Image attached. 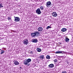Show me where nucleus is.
Segmentation results:
<instances>
[{
    "mask_svg": "<svg viewBox=\"0 0 73 73\" xmlns=\"http://www.w3.org/2000/svg\"><path fill=\"white\" fill-rule=\"evenodd\" d=\"M70 73V72H69V73Z\"/></svg>",
    "mask_w": 73,
    "mask_h": 73,
    "instance_id": "nucleus-30",
    "label": "nucleus"
},
{
    "mask_svg": "<svg viewBox=\"0 0 73 73\" xmlns=\"http://www.w3.org/2000/svg\"><path fill=\"white\" fill-rule=\"evenodd\" d=\"M60 35H59V36H60Z\"/></svg>",
    "mask_w": 73,
    "mask_h": 73,
    "instance_id": "nucleus-31",
    "label": "nucleus"
},
{
    "mask_svg": "<svg viewBox=\"0 0 73 73\" xmlns=\"http://www.w3.org/2000/svg\"><path fill=\"white\" fill-rule=\"evenodd\" d=\"M4 7V5L1 3H0V8H3Z\"/></svg>",
    "mask_w": 73,
    "mask_h": 73,
    "instance_id": "nucleus-18",
    "label": "nucleus"
},
{
    "mask_svg": "<svg viewBox=\"0 0 73 73\" xmlns=\"http://www.w3.org/2000/svg\"><path fill=\"white\" fill-rule=\"evenodd\" d=\"M62 57H64V56H62Z\"/></svg>",
    "mask_w": 73,
    "mask_h": 73,
    "instance_id": "nucleus-28",
    "label": "nucleus"
},
{
    "mask_svg": "<svg viewBox=\"0 0 73 73\" xmlns=\"http://www.w3.org/2000/svg\"><path fill=\"white\" fill-rule=\"evenodd\" d=\"M57 61V59H55V60H54V62H56Z\"/></svg>",
    "mask_w": 73,
    "mask_h": 73,
    "instance_id": "nucleus-26",
    "label": "nucleus"
},
{
    "mask_svg": "<svg viewBox=\"0 0 73 73\" xmlns=\"http://www.w3.org/2000/svg\"><path fill=\"white\" fill-rule=\"evenodd\" d=\"M0 50H1V54H3V53H4L5 52L4 50L1 49H0Z\"/></svg>",
    "mask_w": 73,
    "mask_h": 73,
    "instance_id": "nucleus-19",
    "label": "nucleus"
},
{
    "mask_svg": "<svg viewBox=\"0 0 73 73\" xmlns=\"http://www.w3.org/2000/svg\"><path fill=\"white\" fill-rule=\"evenodd\" d=\"M29 52H30V53H31V54H33V52L32 51H31Z\"/></svg>",
    "mask_w": 73,
    "mask_h": 73,
    "instance_id": "nucleus-25",
    "label": "nucleus"
},
{
    "mask_svg": "<svg viewBox=\"0 0 73 73\" xmlns=\"http://www.w3.org/2000/svg\"><path fill=\"white\" fill-rule=\"evenodd\" d=\"M46 58L47 59H50V56L48 55H47L46 56Z\"/></svg>",
    "mask_w": 73,
    "mask_h": 73,
    "instance_id": "nucleus-20",
    "label": "nucleus"
},
{
    "mask_svg": "<svg viewBox=\"0 0 73 73\" xmlns=\"http://www.w3.org/2000/svg\"><path fill=\"white\" fill-rule=\"evenodd\" d=\"M14 64L15 65H19V63L17 61H16L14 62Z\"/></svg>",
    "mask_w": 73,
    "mask_h": 73,
    "instance_id": "nucleus-17",
    "label": "nucleus"
},
{
    "mask_svg": "<svg viewBox=\"0 0 73 73\" xmlns=\"http://www.w3.org/2000/svg\"><path fill=\"white\" fill-rule=\"evenodd\" d=\"M55 53H56V54H59L60 53H62V54H66V52H64V51H56L55 52Z\"/></svg>",
    "mask_w": 73,
    "mask_h": 73,
    "instance_id": "nucleus-3",
    "label": "nucleus"
},
{
    "mask_svg": "<svg viewBox=\"0 0 73 73\" xmlns=\"http://www.w3.org/2000/svg\"><path fill=\"white\" fill-rule=\"evenodd\" d=\"M67 64H69V62H68Z\"/></svg>",
    "mask_w": 73,
    "mask_h": 73,
    "instance_id": "nucleus-27",
    "label": "nucleus"
},
{
    "mask_svg": "<svg viewBox=\"0 0 73 73\" xmlns=\"http://www.w3.org/2000/svg\"><path fill=\"white\" fill-rule=\"evenodd\" d=\"M52 16H54V17H57V14L56 13V12H53L52 14Z\"/></svg>",
    "mask_w": 73,
    "mask_h": 73,
    "instance_id": "nucleus-8",
    "label": "nucleus"
},
{
    "mask_svg": "<svg viewBox=\"0 0 73 73\" xmlns=\"http://www.w3.org/2000/svg\"><path fill=\"white\" fill-rule=\"evenodd\" d=\"M66 30H67V29H66V28H63L61 29V31L62 32H64L66 31Z\"/></svg>",
    "mask_w": 73,
    "mask_h": 73,
    "instance_id": "nucleus-13",
    "label": "nucleus"
},
{
    "mask_svg": "<svg viewBox=\"0 0 73 73\" xmlns=\"http://www.w3.org/2000/svg\"><path fill=\"white\" fill-rule=\"evenodd\" d=\"M62 73H66V71H63L62 72Z\"/></svg>",
    "mask_w": 73,
    "mask_h": 73,
    "instance_id": "nucleus-24",
    "label": "nucleus"
},
{
    "mask_svg": "<svg viewBox=\"0 0 73 73\" xmlns=\"http://www.w3.org/2000/svg\"><path fill=\"white\" fill-rule=\"evenodd\" d=\"M15 19L14 20L15 21H16V22H17L18 21H19L20 20V18L18 17H14Z\"/></svg>",
    "mask_w": 73,
    "mask_h": 73,
    "instance_id": "nucleus-6",
    "label": "nucleus"
},
{
    "mask_svg": "<svg viewBox=\"0 0 73 73\" xmlns=\"http://www.w3.org/2000/svg\"><path fill=\"white\" fill-rule=\"evenodd\" d=\"M32 42H38V40L37 39H32Z\"/></svg>",
    "mask_w": 73,
    "mask_h": 73,
    "instance_id": "nucleus-11",
    "label": "nucleus"
},
{
    "mask_svg": "<svg viewBox=\"0 0 73 73\" xmlns=\"http://www.w3.org/2000/svg\"><path fill=\"white\" fill-rule=\"evenodd\" d=\"M37 30L38 32H41L43 30V28L41 27H39L38 28Z\"/></svg>",
    "mask_w": 73,
    "mask_h": 73,
    "instance_id": "nucleus-7",
    "label": "nucleus"
},
{
    "mask_svg": "<svg viewBox=\"0 0 73 73\" xmlns=\"http://www.w3.org/2000/svg\"><path fill=\"white\" fill-rule=\"evenodd\" d=\"M59 44H61V43H60Z\"/></svg>",
    "mask_w": 73,
    "mask_h": 73,
    "instance_id": "nucleus-29",
    "label": "nucleus"
},
{
    "mask_svg": "<svg viewBox=\"0 0 73 73\" xmlns=\"http://www.w3.org/2000/svg\"><path fill=\"white\" fill-rule=\"evenodd\" d=\"M48 66L50 68H53L54 66V64H50Z\"/></svg>",
    "mask_w": 73,
    "mask_h": 73,
    "instance_id": "nucleus-12",
    "label": "nucleus"
},
{
    "mask_svg": "<svg viewBox=\"0 0 73 73\" xmlns=\"http://www.w3.org/2000/svg\"><path fill=\"white\" fill-rule=\"evenodd\" d=\"M40 59H41V60L44 59V55H40Z\"/></svg>",
    "mask_w": 73,
    "mask_h": 73,
    "instance_id": "nucleus-14",
    "label": "nucleus"
},
{
    "mask_svg": "<svg viewBox=\"0 0 73 73\" xmlns=\"http://www.w3.org/2000/svg\"><path fill=\"white\" fill-rule=\"evenodd\" d=\"M51 27L49 26H48L47 27H46V29H48L49 28H51Z\"/></svg>",
    "mask_w": 73,
    "mask_h": 73,
    "instance_id": "nucleus-23",
    "label": "nucleus"
},
{
    "mask_svg": "<svg viewBox=\"0 0 73 73\" xmlns=\"http://www.w3.org/2000/svg\"><path fill=\"white\" fill-rule=\"evenodd\" d=\"M35 34H36V36L38 37L40 36V33L38 31H35Z\"/></svg>",
    "mask_w": 73,
    "mask_h": 73,
    "instance_id": "nucleus-9",
    "label": "nucleus"
},
{
    "mask_svg": "<svg viewBox=\"0 0 73 73\" xmlns=\"http://www.w3.org/2000/svg\"><path fill=\"white\" fill-rule=\"evenodd\" d=\"M29 43L28 39H25L23 41V44L25 45H27Z\"/></svg>",
    "mask_w": 73,
    "mask_h": 73,
    "instance_id": "nucleus-2",
    "label": "nucleus"
},
{
    "mask_svg": "<svg viewBox=\"0 0 73 73\" xmlns=\"http://www.w3.org/2000/svg\"><path fill=\"white\" fill-rule=\"evenodd\" d=\"M31 61V59L30 58L28 59L27 60H25L24 61V64L25 65L29 66V65H30V63H29V62H30Z\"/></svg>",
    "mask_w": 73,
    "mask_h": 73,
    "instance_id": "nucleus-1",
    "label": "nucleus"
},
{
    "mask_svg": "<svg viewBox=\"0 0 73 73\" xmlns=\"http://www.w3.org/2000/svg\"><path fill=\"white\" fill-rule=\"evenodd\" d=\"M51 4H52V3H51V2L50 1H48L46 3V6L47 7H48V8H49L50 7Z\"/></svg>",
    "mask_w": 73,
    "mask_h": 73,
    "instance_id": "nucleus-4",
    "label": "nucleus"
},
{
    "mask_svg": "<svg viewBox=\"0 0 73 73\" xmlns=\"http://www.w3.org/2000/svg\"><path fill=\"white\" fill-rule=\"evenodd\" d=\"M40 9L41 10H44V7L42 6H41L40 7Z\"/></svg>",
    "mask_w": 73,
    "mask_h": 73,
    "instance_id": "nucleus-22",
    "label": "nucleus"
},
{
    "mask_svg": "<svg viewBox=\"0 0 73 73\" xmlns=\"http://www.w3.org/2000/svg\"><path fill=\"white\" fill-rule=\"evenodd\" d=\"M36 50L38 52H41V48H36Z\"/></svg>",
    "mask_w": 73,
    "mask_h": 73,
    "instance_id": "nucleus-15",
    "label": "nucleus"
},
{
    "mask_svg": "<svg viewBox=\"0 0 73 73\" xmlns=\"http://www.w3.org/2000/svg\"><path fill=\"white\" fill-rule=\"evenodd\" d=\"M65 41L66 42H68L69 41V39L67 37L66 38V39H65Z\"/></svg>",
    "mask_w": 73,
    "mask_h": 73,
    "instance_id": "nucleus-16",
    "label": "nucleus"
},
{
    "mask_svg": "<svg viewBox=\"0 0 73 73\" xmlns=\"http://www.w3.org/2000/svg\"><path fill=\"white\" fill-rule=\"evenodd\" d=\"M31 35L32 37H35V36H36V34L35 32L34 33H31Z\"/></svg>",
    "mask_w": 73,
    "mask_h": 73,
    "instance_id": "nucleus-10",
    "label": "nucleus"
},
{
    "mask_svg": "<svg viewBox=\"0 0 73 73\" xmlns=\"http://www.w3.org/2000/svg\"><path fill=\"white\" fill-rule=\"evenodd\" d=\"M8 20L9 21H12V19H11V18L10 17H9L8 18H7Z\"/></svg>",
    "mask_w": 73,
    "mask_h": 73,
    "instance_id": "nucleus-21",
    "label": "nucleus"
},
{
    "mask_svg": "<svg viewBox=\"0 0 73 73\" xmlns=\"http://www.w3.org/2000/svg\"><path fill=\"white\" fill-rule=\"evenodd\" d=\"M36 12L38 15H40L41 13V12L40 11V8L38 9L36 11Z\"/></svg>",
    "mask_w": 73,
    "mask_h": 73,
    "instance_id": "nucleus-5",
    "label": "nucleus"
}]
</instances>
